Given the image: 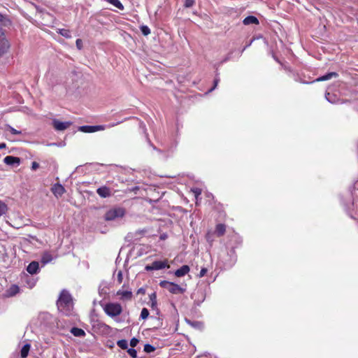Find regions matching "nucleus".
<instances>
[{
  "mask_svg": "<svg viewBox=\"0 0 358 358\" xmlns=\"http://www.w3.org/2000/svg\"><path fill=\"white\" fill-rule=\"evenodd\" d=\"M57 308L59 312L65 315H70L73 310V299L66 290H62L57 301Z\"/></svg>",
  "mask_w": 358,
  "mask_h": 358,
  "instance_id": "f257e3e1",
  "label": "nucleus"
},
{
  "mask_svg": "<svg viewBox=\"0 0 358 358\" xmlns=\"http://www.w3.org/2000/svg\"><path fill=\"white\" fill-rule=\"evenodd\" d=\"M103 309L105 313L112 318L119 316L122 312V307L118 303H107L103 306Z\"/></svg>",
  "mask_w": 358,
  "mask_h": 358,
  "instance_id": "f03ea898",
  "label": "nucleus"
},
{
  "mask_svg": "<svg viewBox=\"0 0 358 358\" xmlns=\"http://www.w3.org/2000/svg\"><path fill=\"white\" fill-rule=\"evenodd\" d=\"M159 285L162 287L167 289L170 293L173 294H183L185 292V288L181 287L177 284L166 280L161 281Z\"/></svg>",
  "mask_w": 358,
  "mask_h": 358,
  "instance_id": "7ed1b4c3",
  "label": "nucleus"
},
{
  "mask_svg": "<svg viewBox=\"0 0 358 358\" xmlns=\"http://www.w3.org/2000/svg\"><path fill=\"white\" fill-rule=\"evenodd\" d=\"M38 278L33 276V275H29L24 272L20 275V282L22 286L26 287L29 289H32L36 285Z\"/></svg>",
  "mask_w": 358,
  "mask_h": 358,
  "instance_id": "20e7f679",
  "label": "nucleus"
},
{
  "mask_svg": "<svg viewBox=\"0 0 358 358\" xmlns=\"http://www.w3.org/2000/svg\"><path fill=\"white\" fill-rule=\"evenodd\" d=\"M125 214V210L122 208H116L109 210L105 214V220L107 221L115 220L117 218L122 217Z\"/></svg>",
  "mask_w": 358,
  "mask_h": 358,
  "instance_id": "39448f33",
  "label": "nucleus"
},
{
  "mask_svg": "<svg viewBox=\"0 0 358 358\" xmlns=\"http://www.w3.org/2000/svg\"><path fill=\"white\" fill-rule=\"evenodd\" d=\"M166 267H169L167 260L155 261L151 264L146 265L145 269L147 271H157V270L163 269Z\"/></svg>",
  "mask_w": 358,
  "mask_h": 358,
  "instance_id": "423d86ee",
  "label": "nucleus"
},
{
  "mask_svg": "<svg viewBox=\"0 0 358 358\" xmlns=\"http://www.w3.org/2000/svg\"><path fill=\"white\" fill-rule=\"evenodd\" d=\"M192 299H194V302L196 306H200L206 299L204 290L201 289H197L192 294Z\"/></svg>",
  "mask_w": 358,
  "mask_h": 358,
  "instance_id": "0eeeda50",
  "label": "nucleus"
},
{
  "mask_svg": "<svg viewBox=\"0 0 358 358\" xmlns=\"http://www.w3.org/2000/svg\"><path fill=\"white\" fill-rule=\"evenodd\" d=\"M106 128L105 125H95V126H90L85 125L80 127L79 130L85 132V133H93L98 131L104 130Z\"/></svg>",
  "mask_w": 358,
  "mask_h": 358,
  "instance_id": "6e6552de",
  "label": "nucleus"
},
{
  "mask_svg": "<svg viewBox=\"0 0 358 358\" xmlns=\"http://www.w3.org/2000/svg\"><path fill=\"white\" fill-rule=\"evenodd\" d=\"M9 48L10 43L2 31V34H0V57L6 52Z\"/></svg>",
  "mask_w": 358,
  "mask_h": 358,
  "instance_id": "1a4fd4ad",
  "label": "nucleus"
},
{
  "mask_svg": "<svg viewBox=\"0 0 358 358\" xmlns=\"http://www.w3.org/2000/svg\"><path fill=\"white\" fill-rule=\"evenodd\" d=\"M3 162L9 166H17L20 164V159L17 157L8 155L4 157Z\"/></svg>",
  "mask_w": 358,
  "mask_h": 358,
  "instance_id": "9d476101",
  "label": "nucleus"
},
{
  "mask_svg": "<svg viewBox=\"0 0 358 358\" xmlns=\"http://www.w3.org/2000/svg\"><path fill=\"white\" fill-rule=\"evenodd\" d=\"M96 193L101 198H108L112 195L111 189L106 186H101L96 189Z\"/></svg>",
  "mask_w": 358,
  "mask_h": 358,
  "instance_id": "9b49d317",
  "label": "nucleus"
},
{
  "mask_svg": "<svg viewBox=\"0 0 358 358\" xmlns=\"http://www.w3.org/2000/svg\"><path fill=\"white\" fill-rule=\"evenodd\" d=\"M27 271L29 275H34L40 271L39 263L36 261L31 262L27 267Z\"/></svg>",
  "mask_w": 358,
  "mask_h": 358,
  "instance_id": "f8f14e48",
  "label": "nucleus"
},
{
  "mask_svg": "<svg viewBox=\"0 0 358 358\" xmlns=\"http://www.w3.org/2000/svg\"><path fill=\"white\" fill-rule=\"evenodd\" d=\"M52 124L54 128L57 131H64L67 129L70 125L71 122H60L57 120H54L52 121Z\"/></svg>",
  "mask_w": 358,
  "mask_h": 358,
  "instance_id": "ddd939ff",
  "label": "nucleus"
},
{
  "mask_svg": "<svg viewBox=\"0 0 358 358\" xmlns=\"http://www.w3.org/2000/svg\"><path fill=\"white\" fill-rule=\"evenodd\" d=\"M20 291V288L17 285H12L10 287H9L6 292L5 295L6 297H13L15 296L17 294H18Z\"/></svg>",
  "mask_w": 358,
  "mask_h": 358,
  "instance_id": "4468645a",
  "label": "nucleus"
},
{
  "mask_svg": "<svg viewBox=\"0 0 358 358\" xmlns=\"http://www.w3.org/2000/svg\"><path fill=\"white\" fill-rule=\"evenodd\" d=\"M52 192L57 196H61L64 192V187L59 183L55 184L52 187Z\"/></svg>",
  "mask_w": 358,
  "mask_h": 358,
  "instance_id": "2eb2a0df",
  "label": "nucleus"
},
{
  "mask_svg": "<svg viewBox=\"0 0 358 358\" xmlns=\"http://www.w3.org/2000/svg\"><path fill=\"white\" fill-rule=\"evenodd\" d=\"M117 296H119L120 300L122 301H127L130 300L132 297V292L131 291L129 290H118L117 292Z\"/></svg>",
  "mask_w": 358,
  "mask_h": 358,
  "instance_id": "dca6fc26",
  "label": "nucleus"
},
{
  "mask_svg": "<svg viewBox=\"0 0 358 358\" xmlns=\"http://www.w3.org/2000/svg\"><path fill=\"white\" fill-rule=\"evenodd\" d=\"M189 272V267L187 265H183L175 271V275L182 277Z\"/></svg>",
  "mask_w": 358,
  "mask_h": 358,
  "instance_id": "f3484780",
  "label": "nucleus"
},
{
  "mask_svg": "<svg viewBox=\"0 0 358 358\" xmlns=\"http://www.w3.org/2000/svg\"><path fill=\"white\" fill-rule=\"evenodd\" d=\"M338 76V74L337 73L331 72V73H328L326 75H324V76L317 78L315 80H314V82L324 81V80H329L332 78H336Z\"/></svg>",
  "mask_w": 358,
  "mask_h": 358,
  "instance_id": "a211bd4d",
  "label": "nucleus"
},
{
  "mask_svg": "<svg viewBox=\"0 0 358 358\" xmlns=\"http://www.w3.org/2000/svg\"><path fill=\"white\" fill-rule=\"evenodd\" d=\"M243 22L245 25H249V24H258L259 20L256 17L250 15V16L246 17L243 20Z\"/></svg>",
  "mask_w": 358,
  "mask_h": 358,
  "instance_id": "6ab92c4d",
  "label": "nucleus"
},
{
  "mask_svg": "<svg viewBox=\"0 0 358 358\" xmlns=\"http://www.w3.org/2000/svg\"><path fill=\"white\" fill-rule=\"evenodd\" d=\"M71 333L76 337H83L85 336V332L83 329L78 328V327H73L71 329Z\"/></svg>",
  "mask_w": 358,
  "mask_h": 358,
  "instance_id": "aec40b11",
  "label": "nucleus"
},
{
  "mask_svg": "<svg viewBox=\"0 0 358 358\" xmlns=\"http://www.w3.org/2000/svg\"><path fill=\"white\" fill-rule=\"evenodd\" d=\"M325 98L331 103H337L339 102V99L337 96L329 92L326 93Z\"/></svg>",
  "mask_w": 358,
  "mask_h": 358,
  "instance_id": "412c9836",
  "label": "nucleus"
},
{
  "mask_svg": "<svg viewBox=\"0 0 358 358\" xmlns=\"http://www.w3.org/2000/svg\"><path fill=\"white\" fill-rule=\"evenodd\" d=\"M225 231H226V227H225L224 224H218L216 226L215 233L217 235V236H222L224 234Z\"/></svg>",
  "mask_w": 358,
  "mask_h": 358,
  "instance_id": "4be33fe9",
  "label": "nucleus"
},
{
  "mask_svg": "<svg viewBox=\"0 0 358 358\" xmlns=\"http://www.w3.org/2000/svg\"><path fill=\"white\" fill-rule=\"evenodd\" d=\"M30 347V345L28 343L23 345L20 351V355L22 358H26L28 356Z\"/></svg>",
  "mask_w": 358,
  "mask_h": 358,
  "instance_id": "5701e85b",
  "label": "nucleus"
},
{
  "mask_svg": "<svg viewBox=\"0 0 358 358\" xmlns=\"http://www.w3.org/2000/svg\"><path fill=\"white\" fill-rule=\"evenodd\" d=\"M106 1L121 10H123L124 8V6L119 0H106Z\"/></svg>",
  "mask_w": 358,
  "mask_h": 358,
  "instance_id": "b1692460",
  "label": "nucleus"
},
{
  "mask_svg": "<svg viewBox=\"0 0 358 358\" xmlns=\"http://www.w3.org/2000/svg\"><path fill=\"white\" fill-rule=\"evenodd\" d=\"M58 33L66 38H71V34L69 29H61L59 30Z\"/></svg>",
  "mask_w": 358,
  "mask_h": 358,
  "instance_id": "393cba45",
  "label": "nucleus"
},
{
  "mask_svg": "<svg viewBox=\"0 0 358 358\" xmlns=\"http://www.w3.org/2000/svg\"><path fill=\"white\" fill-rule=\"evenodd\" d=\"M117 345L119 348H120L121 349H123V350H126L128 348V343H127V341L124 340V339H122V340H119L117 342Z\"/></svg>",
  "mask_w": 358,
  "mask_h": 358,
  "instance_id": "a878e982",
  "label": "nucleus"
},
{
  "mask_svg": "<svg viewBox=\"0 0 358 358\" xmlns=\"http://www.w3.org/2000/svg\"><path fill=\"white\" fill-rule=\"evenodd\" d=\"M148 316H149V311H148V310L146 308H143L141 310L140 317L142 320H145V319H147L148 317Z\"/></svg>",
  "mask_w": 358,
  "mask_h": 358,
  "instance_id": "bb28decb",
  "label": "nucleus"
},
{
  "mask_svg": "<svg viewBox=\"0 0 358 358\" xmlns=\"http://www.w3.org/2000/svg\"><path fill=\"white\" fill-rule=\"evenodd\" d=\"M7 206L0 201V217L4 215L7 211Z\"/></svg>",
  "mask_w": 358,
  "mask_h": 358,
  "instance_id": "cd10ccee",
  "label": "nucleus"
},
{
  "mask_svg": "<svg viewBox=\"0 0 358 358\" xmlns=\"http://www.w3.org/2000/svg\"><path fill=\"white\" fill-rule=\"evenodd\" d=\"M155 350V348L150 344H145L144 345V351L147 353H151Z\"/></svg>",
  "mask_w": 358,
  "mask_h": 358,
  "instance_id": "c85d7f7f",
  "label": "nucleus"
},
{
  "mask_svg": "<svg viewBox=\"0 0 358 358\" xmlns=\"http://www.w3.org/2000/svg\"><path fill=\"white\" fill-rule=\"evenodd\" d=\"M141 31L144 36H148L150 34V28L145 25H143L141 27Z\"/></svg>",
  "mask_w": 358,
  "mask_h": 358,
  "instance_id": "c756f323",
  "label": "nucleus"
},
{
  "mask_svg": "<svg viewBox=\"0 0 358 358\" xmlns=\"http://www.w3.org/2000/svg\"><path fill=\"white\" fill-rule=\"evenodd\" d=\"M7 130L9 131L12 134L17 135L21 134V131L17 130L10 125H7Z\"/></svg>",
  "mask_w": 358,
  "mask_h": 358,
  "instance_id": "7c9ffc66",
  "label": "nucleus"
},
{
  "mask_svg": "<svg viewBox=\"0 0 358 358\" xmlns=\"http://www.w3.org/2000/svg\"><path fill=\"white\" fill-rule=\"evenodd\" d=\"M127 352L132 358H137V352L135 349L129 348L127 350Z\"/></svg>",
  "mask_w": 358,
  "mask_h": 358,
  "instance_id": "2f4dec72",
  "label": "nucleus"
},
{
  "mask_svg": "<svg viewBox=\"0 0 358 358\" xmlns=\"http://www.w3.org/2000/svg\"><path fill=\"white\" fill-rule=\"evenodd\" d=\"M194 0H185V6L186 8H190L194 4Z\"/></svg>",
  "mask_w": 358,
  "mask_h": 358,
  "instance_id": "473e14b6",
  "label": "nucleus"
},
{
  "mask_svg": "<svg viewBox=\"0 0 358 358\" xmlns=\"http://www.w3.org/2000/svg\"><path fill=\"white\" fill-rule=\"evenodd\" d=\"M138 343V340L136 338H132L130 341V345L132 347V348H134L137 345V344Z\"/></svg>",
  "mask_w": 358,
  "mask_h": 358,
  "instance_id": "72a5a7b5",
  "label": "nucleus"
},
{
  "mask_svg": "<svg viewBox=\"0 0 358 358\" xmlns=\"http://www.w3.org/2000/svg\"><path fill=\"white\" fill-rule=\"evenodd\" d=\"M123 279L122 272V271H119L117 275V280L118 283H122Z\"/></svg>",
  "mask_w": 358,
  "mask_h": 358,
  "instance_id": "f704fd0d",
  "label": "nucleus"
},
{
  "mask_svg": "<svg viewBox=\"0 0 358 358\" xmlns=\"http://www.w3.org/2000/svg\"><path fill=\"white\" fill-rule=\"evenodd\" d=\"M207 271H208V270L206 268H202L201 269L200 273H199L198 276L199 278L203 277L206 274Z\"/></svg>",
  "mask_w": 358,
  "mask_h": 358,
  "instance_id": "c9c22d12",
  "label": "nucleus"
},
{
  "mask_svg": "<svg viewBox=\"0 0 358 358\" xmlns=\"http://www.w3.org/2000/svg\"><path fill=\"white\" fill-rule=\"evenodd\" d=\"M192 192H194L196 199L201 194V190L199 188H194L192 189Z\"/></svg>",
  "mask_w": 358,
  "mask_h": 358,
  "instance_id": "e433bc0d",
  "label": "nucleus"
},
{
  "mask_svg": "<svg viewBox=\"0 0 358 358\" xmlns=\"http://www.w3.org/2000/svg\"><path fill=\"white\" fill-rule=\"evenodd\" d=\"M77 48L80 50L83 48V41L81 39L78 38L76 41Z\"/></svg>",
  "mask_w": 358,
  "mask_h": 358,
  "instance_id": "4c0bfd02",
  "label": "nucleus"
},
{
  "mask_svg": "<svg viewBox=\"0 0 358 358\" xmlns=\"http://www.w3.org/2000/svg\"><path fill=\"white\" fill-rule=\"evenodd\" d=\"M39 167V164L36 162H33L31 164V170L36 171Z\"/></svg>",
  "mask_w": 358,
  "mask_h": 358,
  "instance_id": "58836bf2",
  "label": "nucleus"
},
{
  "mask_svg": "<svg viewBox=\"0 0 358 358\" xmlns=\"http://www.w3.org/2000/svg\"><path fill=\"white\" fill-rule=\"evenodd\" d=\"M150 301H157V295L156 293H152L149 296Z\"/></svg>",
  "mask_w": 358,
  "mask_h": 358,
  "instance_id": "ea45409f",
  "label": "nucleus"
},
{
  "mask_svg": "<svg viewBox=\"0 0 358 358\" xmlns=\"http://www.w3.org/2000/svg\"><path fill=\"white\" fill-rule=\"evenodd\" d=\"M220 81L219 78H215L214 80V86L210 90V92L213 91L217 85L218 83Z\"/></svg>",
  "mask_w": 358,
  "mask_h": 358,
  "instance_id": "a19ab883",
  "label": "nucleus"
},
{
  "mask_svg": "<svg viewBox=\"0 0 358 358\" xmlns=\"http://www.w3.org/2000/svg\"><path fill=\"white\" fill-rule=\"evenodd\" d=\"M50 260H51V258L46 257L45 256H43L42 257L41 262L43 263V264H45L48 263Z\"/></svg>",
  "mask_w": 358,
  "mask_h": 358,
  "instance_id": "79ce46f5",
  "label": "nucleus"
},
{
  "mask_svg": "<svg viewBox=\"0 0 358 358\" xmlns=\"http://www.w3.org/2000/svg\"><path fill=\"white\" fill-rule=\"evenodd\" d=\"M6 20V17L0 13V25L4 24V20Z\"/></svg>",
  "mask_w": 358,
  "mask_h": 358,
  "instance_id": "37998d69",
  "label": "nucleus"
},
{
  "mask_svg": "<svg viewBox=\"0 0 358 358\" xmlns=\"http://www.w3.org/2000/svg\"><path fill=\"white\" fill-rule=\"evenodd\" d=\"M102 326L104 328V329H107V330L110 329V327L108 325L106 324H103Z\"/></svg>",
  "mask_w": 358,
  "mask_h": 358,
  "instance_id": "c03bdc74",
  "label": "nucleus"
},
{
  "mask_svg": "<svg viewBox=\"0 0 358 358\" xmlns=\"http://www.w3.org/2000/svg\"><path fill=\"white\" fill-rule=\"evenodd\" d=\"M6 147V143H0V150H1V149H3V148H5Z\"/></svg>",
  "mask_w": 358,
  "mask_h": 358,
  "instance_id": "a18cd8bd",
  "label": "nucleus"
},
{
  "mask_svg": "<svg viewBox=\"0 0 358 358\" xmlns=\"http://www.w3.org/2000/svg\"><path fill=\"white\" fill-rule=\"evenodd\" d=\"M151 302V307L154 308L157 306V301H150Z\"/></svg>",
  "mask_w": 358,
  "mask_h": 358,
  "instance_id": "49530a36",
  "label": "nucleus"
},
{
  "mask_svg": "<svg viewBox=\"0 0 358 358\" xmlns=\"http://www.w3.org/2000/svg\"><path fill=\"white\" fill-rule=\"evenodd\" d=\"M192 326L194 327H197L199 325V323L198 322H192L191 323Z\"/></svg>",
  "mask_w": 358,
  "mask_h": 358,
  "instance_id": "de8ad7c7",
  "label": "nucleus"
},
{
  "mask_svg": "<svg viewBox=\"0 0 358 358\" xmlns=\"http://www.w3.org/2000/svg\"><path fill=\"white\" fill-rule=\"evenodd\" d=\"M251 43H252V41H250V43H248V45H247L243 48V50H245V48H246L247 47L250 46V45H251Z\"/></svg>",
  "mask_w": 358,
  "mask_h": 358,
  "instance_id": "09e8293b",
  "label": "nucleus"
},
{
  "mask_svg": "<svg viewBox=\"0 0 358 358\" xmlns=\"http://www.w3.org/2000/svg\"><path fill=\"white\" fill-rule=\"evenodd\" d=\"M229 59V57H227L226 59H224V61H223V62H226V61H227Z\"/></svg>",
  "mask_w": 358,
  "mask_h": 358,
  "instance_id": "8fccbe9b",
  "label": "nucleus"
},
{
  "mask_svg": "<svg viewBox=\"0 0 358 358\" xmlns=\"http://www.w3.org/2000/svg\"><path fill=\"white\" fill-rule=\"evenodd\" d=\"M115 125H117V124H110L109 127H113Z\"/></svg>",
  "mask_w": 358,
  "mask_h": 358,
  "instance_id": "3c124183",
  "label": "nucleus"
},
{
  "mask_svg": "<svg viewBox=\"0 0 358 358\" xmlns=\"http://www.w3.org/2000/svg\"><path fill=\"white\" fill-rule=\"evenodd\" d=\"M0 34H2V29H0Z\"/></svg>",
  "mask_w": 358,
  "mask_h": 358,
  "instance_id": "603ef678",
  "label": "nucleus"
}]
</instances>
